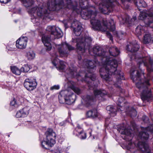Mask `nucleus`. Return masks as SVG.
<instances>
[{"label": "nucleus", "mask_w": 153, "mask_h": 153, "mask_svg": "<svg viewBox=\"0 0 153 153\" xmlns=\"http://www.w3.org/2000/svg\"><path fill=\"white\" fill-rule=\"evenodd\" d=\"M35 55V53L32 51H30L27 53V56L29 57H34Z\"/></svg>", "instance_id": "58836bf2"}, {"label": "nucleus", "mask_w": 153, "mask_h": 153, "mask_svg": "<svg viewBox=\"0 0 153 153\" xmlns=\"http://www.w3.org/2000/svg\"><path fill=\"white\" fill-rule=\"evenodd\" d=\"M11 70L13 73L16 75H19L21 74L20 69H19L16 66L11 67Z\"/></svg>", "instance_id": "2f4dec72"}, {"label": "nucleus", "mask_w": 153, "mask_h": 153, "mask_svg": "<svg viewBox=\"0 0 153 153\" xmlns=\"http://www.w3.org/2000/svg\"><path fill=\"white\" fill-rule=\"evenodd\" d=\"M144 57V58H145V57H146L145 56H142V57Z\"/></svg>", "instance_id": "4d7b16f0"}, {"label": "nucleus", "mask_w": 153, "mask_h": 153, "mask_svg": "<svg viewBox=\"0 0 153 153\" xmlns=\"http://www.w3.org/2000/svg\"><path fill=\"white\" fill-rule=\"evenodd\" d=\"M97 3L100 5V11L102 13L107 14L111 12L114 7L118 4L116 0H99ZM79 4L82 10L88 7V0H79Z\"/></svg>", "instance_id": "20e7f679"}, {"label": "nucleus", "mask_w": 153, "mask_h": 153, "mask_svg": "<svg viewBox=\"0 0 153 153\" xmlns=\"http://www.w3.org/2000/svg\"><path fill=\"white\" fill-rule=\"evenodd\" d=\"M72 19H73V18H71H71H69V19L71 20Z\"/></svg>", "instance_id": "5fc2aeb1"}, {"label": "nucleus", "mask_w": 153, "mask_h": 153, "mask_svg": "<svg viewBox=\"0 0 153 153\" xmlns=\"http://www.w3.org/2000/svg\"><path fill=\"white\" fill-rule=\"evenodd\" d=\"M65 121H62L59 123V125L61 126H64L65 124Z\"/></svg>", "instance_id": "09e8293b"}, {"label": "nucleus", "mask_w": 153, "mask_h": 153, "mask_svg": "<svg viewBox=\"0 0 153 153\" xmlns=\"http://www.w3.org/2000/svg\"><path fill=\"white\" fill-rule=\"evenodd\" d=\"M68 71H69V73L72 76H74L76 74V73L74 71V70L73 68L71 69L69 68L68 69Z\"/></svg>", "instance_id": "a19ab883"}, {"label": "nucleus", "mask_w": 153, "mask_h": 153, "mask_svg": "<svg viewBox=\"0 0 153 153\" xmlns=\"http://www.w3.org/2000/svg\"><path fill=\"white\" fill-rule=\"evenodd\" d=\"M149 14L147 16L144 13L141 12L139 16V19L144 20L146 26L138 25L136 28L135 33L137 35H141L145 33L148 30V27L153 28V7L149 9Z\"/></svg>", "instance_id": "39448f33"}, {"label": "nucleus", "mask_w": 153, "mask_h": 153, "mask_svg": "<svg viewBox=\"0 0 153 153\" xmlns=\"http://www.w3.org/2000/svg\"><path fill=\"white\" fill-rule=\"evenodd\" d=\"M133 56H131L130 57V58L132 57L133 56L134 57H137L136 56H134V55L133 54H132Z\"/></svg>", "instance_id": "603ef678"}, {"label": "nucleus", "mask_w": 153, "mask_h": 153, "mask_svg": "<svg viewBox=\"0 0 153 153\" xmlns=\"http://www.w3.org/2000/svg\"><path fill=\"white\" fill-rule=\"evenodd\" d=\"M137 146L140 150L142 151V153H150L149 146L146 142L139 141Z\"/></svg>", "instance_id": "aec40b11"}, {"label": "nucleus", "mask_w": 153, "mask_h": 153, "mask_svg": "<svg viewBox=\"0 0 153 153\" xmlns=\"http://www.w3.org/2000/svg\"><path fill=\"white\" fill-rule=\"evenodd\" d=\"M106 34L107 35L108 37L109 38V39L110 40H113V39L112 36L109 32L107 31L106 32Z\"/></svg>", "instance_id": "c03bdc74"}, {"label": "nucleus", "mask_w": 153, "mask_h": 153, "mask_svg": "<svg viewBox=\"0 0 153 153\" xmlns=\"http://www.w3.org/2000/svg\"><path fill=\"white\" fill-rule=\"evenodd\" d=\"M42 42L44 44L46 48L47 51H50L52 48V46L50 43L51 37L50 36L43 35L42 37Z\"/></svg>", "instance_id": "6ab92c4d"}, {"label": "nucleus", "mask_w": 153, "mask_h": 153, "mask_svg": "<svg viewBox=\"0 0 153 153\" xmlns=\"http://www.w3.org/2000/svg\"><path fill=\"white\" fill-rule=\"evenodd\" d=\"M126 113L128 115L133 117L136 116L137 112L135 109L131 107L129 110L127 111Z\"/></svg>", "instance_id": "bb28decb"}, {"label": "nucleus", "mask_w": 153, "mask_h": 153, "mask_svg": "<svg viewBox=\"0 0 153 153\" xmlns=\"http://www.w3.org/2000/svg\"><path fill=\"white\" fill-rule=\"evenodd\" d=\"M52 59V63L54 66L56 67L57 70L61 72L65 71V62L58 59V58H53Z\"/></svg>", "instance_id": "4468645a"}, {"label": "nucleus", "mask_w": 153, "mask_h": 153, "mask_svg": "<svg viewBox=\"0 0 153 153\" xmlns=\"http://www.w3.org/2000/svg\"><path fill=\"white\" fill-rule=\"evenodd\" d=\"M78 2L76 0H49L47 3L48 7H35L30 10L31 13H36L38 16L43 19H49L51 11H58L63 8L72 10L77 9Z\"/></svg>", "instance_id": "7ed1b4c3"}, {"label": "nucleus", "mask_w": 153, "mask_h": 153, "mask_svg": "<svg viewBox=\"0 0 153 153\" xmlns=\"http://www.w3.org/2000/svg\"><path fill=\"white\" fill-rule=\"evenodd\" d=\"M65 45L69 51L73 50L75 48L74 47L66 42L65 43Z\"/></svg>", "instance_id": "ea45409f"}, {"label": "nucleus", "mask_w": 153, "mask_h": 153, "mask_svg": "<svg viewBox=\"0 0 153 153\" xmlns=\"http://www.w3.org/2000/svg\"><path fill=\"white\" fill-rule=\"evenodd\" d=\"M89 134H90V136H91V132H89Z\"/></svg>", "instance_id": "6e6d98bb"}, {"label": "nucleus", "mask_w": 153, "mask_h": 153, "mask_svg": "<svg viewBox=\"0 0 153 153\" xmlns=\"http://www.w3.org/2000/svg\"><path fill=\"white\" fill-rule=\"evenodd\" d=\"M70 83L72 84L70 86V87L72 89L74 92L78 95L81 94L82 93L81 90L79 88L75 87L72 84L74 82L72 81H70Z\"/></svg>", "instance_id": "7c9ffc66"}, {"label": "nucleus", "mask_w": 153, "mask_h": 153, "mask_svg": "<svg viewBox=\"0 0 153 153\" xmlns=\"http://www.w3.org/2000/svg\"><path fill=\"white\" fill-rule=\"evenodd\" d=\"M17 20H15L14 21V22H15L16 23L17 22Z\"/></svg>", "instance_id": "bf43d9fd"}, {"label": "nucleus", "mask_w": 153, "mask_h": 153, "mask_svg": "<svg viewBox=\"0 0 153 153\" xmlns=\"http://www.w3.org/2000/svg\"><path fill=\"white\" fill-rule=\"evenodd\" d=\"M139 45L136 41H133L128 43L126 47V50L131 53H135L138 51Z\"/></svg>", "instance_id": "dca6fc26"}, {"label": "nucleus", "mask_w": 153, "mask_h": 153, "mask_svg": "<svg viewBox=\"0 0 153 153\" xmlns=\"http://www.w3.org/2000/svg\"><path fill=\"white\" fill-rule=\"evenodd\" d=\"M17 98H14L13 100L10 102V105L15 108H17L19 106V103L17 101Z\"/></svg>", "instance_id": "72a5a7b5"}, {"label": "nucleus", "mask_w": 153, "mask_h": 153, "mask_svg": "<svg viewBox=\"0 0 153 153\" xmlns=\"http://www.w3.org/2000/svg\"><path fill=\"white\" fill-rule=\"evenodd\" d=\"M144 36L143 42L145 44H148L152 42L153 41V37H152L148 31V30L145 33Z\"/></svg>", "instance_id": "393cba45"}, {"label": "nucleus", "mask_w": 153, "mask_h": 153, "mask_svg": "<svg viewBox=\"0 0 153 153\" xmlns=\"http://www.w3.org/2000/svg\"><path fill=\"white\" fill-rule=\"evenodd\" d=\"M97 11L95 10H85L82 11L81 16L82 18L85 20L91 18L90 22L92 26V28L95 30H102V27L101 22L99 20L96 19L95 17Z\"/></svg>", "instance_id": "423d86ee"}, {"label": "nucleus", "mask_w": 153, "mask_h": 153, "mask_svg": "<svg viewBox=\"0 0 153 153\" xmlns=\"http://www.w3.org/2000/svg\"><path fill=\"white\" fill-rule=\"evenodd\" d=\"M126 5H127V6H126V8H128L129 6V5L128 4H126Z\"/></svg>", "instance_id": "864d4df0"}, {"label": "nucleus", "mask_w": 153, "mask_h": 153, "mask_svg": "<svg viewBox=\"0 0 153 153\" xmlns=\"http://www.w3.org/2000/svg\"><path fill=\"white\" fill-rule=\"evenodd\" d=\"M8 48V50L10 51H13L14 50V49L13 48H9L8 47H7Z\"/></svg>", "instance_id": "8fccbe9b"}, {"label": "nucleus", "mask_w": 153, "mask_h": 153, "mask_svg": "<svg viewBox=\"0 0 153 153\" xmlns=\"http://www.w3.org/2000/svg\"><path fill=\"white\" fill-rule=\"evenodd\" d=\"M141 129L142 131L139 132L138 137L142 140H146L149 137V134L148 132H150L152 133H153V124L147 127H142Z\"/></svg>", "instance_id": "9b49d317"}, {"label": "nucleus", "mask_w": 153, "mask_h": 153, "mask_svg": "<svg viewBox=\"0 0 153 153\" xmlns=\"http://www.w3.org/2000/svg\"><path fill=\"white\" fill-rule=\"evenodd\" d=\"M131 142H129V144H131Z\"/></svg>", "instance_id": "052dcab7"}, {"label": "nucleus", "mask_w": 153, "mask_h": 153, "mask_svg": "<svg viewBox=\"0 0 153 153\" xmlns=\"http://www.w3.org/2000/svg\"><path fill=\"white\" fill-rule=\"evenodd\" d=\"M62 46H61L60 45V47L58 48V50L59 53L62 56H67L68 55L67 52L62 50Z\"/></svg>", "instance_id": "473e14b6"}, {"label": "nucleus", "mask_w": 153, "mask_h": 153, "mask_svg": "<svg viewBox=\"0 0 153 153\" xmlns=\"http://www.w3.org/2000/svg\"><path fill=\"white\" fill-rule=\"evenodd\" d=\"M16 117L17 118H20L23 117L22 116V115L21 114V112L20 110L17 112L16 114Z\"/></svg>", "instance_id": "37998d69"}, {"label": "nucleus", "mask_w": 153, "mask_h": 153, "mask_svg": "<svg viewBox=\"0 0 153 153\" xmlns=\"http://www.w3.org/2000/svg\"><path fill=\"white\" fill-rule=\"evenodd\" d=\"M59 153H60V152L59 151H58Z\"/></svg>", "instance_id": "680f3d73"}, {"label": "nucleus", "mask_w": 153, "mask_h": 153, "mask_svg": "<svg viewBox=\"0 0 153 153\" xmlns=\"http://www.w3.org/2000/svg\"><path fill=\"white\" fill-rule=\"evenodd\" d=\"M76 131H77V132H78V134H76V135H78V131H80V130L79 129H77V131H74V132Z\"/></svg>", "instance_id": "3c124183"}, {"label": "nucleus", "mask_w": 153, "mask_h": 153, "mask_svg": "<svg viewBox=\"0 0 153 153\" xmlns=\"http://www.w3.org/2000/svg\"><path fill=\"white\" fill-rule=\"evenodd\" d=\"M139 62L138 63L140 65L143 64L146 67L148 71L147 77L144 76V79H141V74L139 71L133 68H131L130 70V76L133 82L138 81L136 83V86L140 90L143 89L141 94V99L143 101L147 100L148 101L152 97V94L151 90L149 88V86L150 85L149 82L151 79V77L150 73L153 72V58H148V59H143V58H138ZM145 58H143L145 59ZM144 76V73H143Z\"/></svg>", "instance_id": "f03ea898"}, {"label": "nucleus", "mask_w": 153, "mask_h": 153, "mask_svg": "<svg viewBox=\"0 0 153 153\" xmlns=\"http://www.w3.org/2000/svg\"><path fill=\"white\" fill-rule=\"evenodd\" d=\"M71 27L74 29V32L76 36H79L82 31V26L79 24L78 21L74 22L72 23Z\"/></svg>", "instance_id": "a211bd4d"}, {"label": "nucleus", "mask_w": 153, "mask_h": 153, "mask_svg": "<svg viewBox=\"0 0 153 153\" xmlns=\"http://www.w3.org/2000/svg\"><path fill=\"white\" fill-rule=\"evenodd\" d=\"M92 41L91 38L89 36H86L81 38H76V49L77 51L83 53L85 50L89 48L90 43Z\"/></svg>", "instance_id": "1a4fd4ad"}, {"label": "nucleus", "mask_w": 153, "mask_h": 153, "mask_svg": "<svg viewBox=\"0 0 153 153\" xmlns=\"http://www.w3.org/2000/svg\"><path fill=\"white\" fill-rule=\"evenodd\" d=\"M114 75V79L116 80L114 82V85L117 88V90L120 94V96L118 97L117 100L118 102L117 105L119 107V108L120 107L122 108L121 104L124 100V98L123 96L124 95L125 90L121 88V85L122 83L121 80H124L125 78L123 74L120 71Z\"/></svg>", "instance_id": "0eeeda50"}, {"label": "nucleus", "mask_w": 153, "mask_h": 153, "mask_svg": "<svg viewBox=\"0 0 153 153\" xmlns=\"http://www.w3.org/2000/svg\"><path fill=\"white\" fill-rule=\"evenodd\" d=\"M27 42V38L26 37H21L16 41V47L20 49L26 48Z\"/></svg>", "instance_id": "f3484780"}, {"label": "nucleus", "mask_w": 153, "mask_h": 153, "mask_svg": "<svg viewBox=\"0 0 153 153\" xmlns=\"http://www.w3.org/2000/svg\"><path fill=\"white\" fill-rule=\"evenodd\" d=\"M78 136L81 139H85L86 137V134L84 132L83 130H82L78 131Z\"/></svg>", "instance_id": "4c0bfd02"}, {"label": "nucleus", "mask_w": 153, "mask_h": 153, "mask_svg": "<svg viewBox=\"0 0 153 153\" xmlns=\"http://www.w3.org/2000/svg\"><path fill=\"white\" fill-rule=\"evenodd\" d=\"M76 98V95L73 92H68L66 95V104L71 105L74 102Z\"/></svg>", "instance_id": "4be33fe9"}, {"label": "nucleus", "mask_w": 153, "mask_h": 153, "mask_svg": "<svg viewBox=\"0 0 153 153\" xmlns=\"http://www.w3.org/2000/svg\"><path fill=\"white\" fill-rule=\"evenodd\" d=\"M106 109L108 113L112 117H114L116 115L117 111H123L120 108L116 107L113 105L108 106L106 108Z\"/></svg>", "instance_id": "5701e85b"}, {"label": "nucleus", "mask_w": 153, "mask_h": 153, "mask_svg": "<svg viewBox=\"0 0 153 153\" xmlns=\"http://www.w3.org/2000/svg\"><path fill=\"white\" fill-rule=\"evenodd\" d=\"M118 130L122 135L121 137L123 139L128 141L132 140V136L130 130L121 127Z\"/></svg>", "instance_id": "ddd939ff"}, {"label": "nucleus", "mask_w": 153, "mask_h": 153, "mask_svg": "<svg viewBox=\"0 0 153 153\" xmlns=\"http://www.w3.org/2000/svg\"><path fill=\"white\" fill-rule=\"evenodd\" d=\"M135 59H136L137 58H134Z\"/></svg>", "instance_id": "e2e57ef3"}, {"label": "nucleus", "mask_w": 153, "mask_h": 153, "mask_svg": "<svg viewBox=\"0 0 153 153\" xmlns=\"http://www.w3.org/2000/svg\"><path fill=\"white\" fill-rule=\"evenodd\" d=\"M108 28L111 31L114 32L115 31V26L113 19H111V20L109 21Z\"/></svg>", "instance_id": "c85d7f7f"}, {"label": "nucleus", "mask_w": 153, "mask_h": 153, "mask_svg": "<svg viewBox=\"0 0 153 153\" xmlns=\"http://www.w3.org/2000/svg\"><path fill=\"white\" fill-rule=\"evenodd\" d=\"M137 151L134 152L133 153H137Z\"/></svg>", "instance_id": "13d9d810"}, {"label": "nucleus", "mask_w": 153, "mask_h": 153, "mask_svg": "<svg viewBox=\"0 0 153 153\" xmlns=\"http://www.w3.org/2000/svg\"><path fill=\"white\" fill-rule=\"evenodd\" d=\"M45 134L46 137V141L42 142L41 146L43 148L49 149L56 143V134L52 129L48 128L45 132Z\"/></svg>", "instance_id": "9d476101"}, {"label": "nucleus", "mask_w": 153, "mask_h": 153, "mask_svg": "<svg viewBox=\"0 0 153 153\" xmlns=\"http://www.w3.org/2000/svg\"><path fill=\"white\" fill-rule=\"evenodd\" d=\"M8 137H9V136H10V135H8Z\"/></svg>", "instance_id": "0e129e2a"}, {"label": "nucleus", "mask_w": 153, "mask_h": 153, "mask_svg": "<svg viewBox=\"0 0 153 153\" xmlns=\"http://www.w3.org/2000/svg\"><path fill=\"white\" fill-rule=\"evenodd\" d=\"M142 119L145 123H149V119L148 117L145 115H144L143 116Z\"/></svg>", "instance_id": "79ce46f5"}, {"label": "nucleus", "mask_w": 153, "mask_h": 153, "mask_svg": "<svg viewBox=\"0 0 153 153\" xmlns=\"http://www.w3.org/2000/svg\"><path fill=\"white\" fill-rule=\"evenodd\" d=\"M64 91L61 92L58 96L59 102L60 103H66V96L63 95Z\"/></svg>", "instance_id": "c756f323"}, {"label": "nucleus", "mask_w": 153, "mask_h": 153, "mask_svg": "<svg viewBox=\"0 0 153 153\" xmlns=\"http://www.w3.org/2000/svg\"><path fill=\"white\" fill-rule=\"evenodd\" d=\"M86 116L88 118H94L98 116V113L96 109H93L88 111Z\"/></svg>", "instance_id": "a878e982"}, {"label": "nucleus", "mask_w": 153, "mask_h": 153, "mask_svg": "<svg viewBox=\"0 0 153 153\" xmlns=\"http://www.w3.org/2000/svg\"><path fill=\"white\" fill-rule=\"evenodd\" d=\"M10 0H0V2L1 3L7 4L9 2Z\"/></svg>", "instance_id": "49530a36"}, {"label": "nucleus", "mask_w": 153, "mask_h": 153, "mask_svg": "<svg viewBox=\"0 0 153 153\" xmlns=\"http://www.w3.org/2000/svg\"><path fill=\"white\" fill-rule=\"evenodd\" d=\"M30 69V66L27 64H25L20 68L21 72H27Z\"/></svg>", "instance_id": "f704fd0d"}, {"label": "nucleus", "mask_w": 153, "mask_h": 153, "mask_svg": "<svg viewBox=\"0 0 153 153\" xmlns=\"http://www.w3.org/2000/svg\"><path fill=\"white\" fill-rule=\"evenodd\" d=\"M46 29L51 32V36L53 37V36L54 39L59 38L63 35L62 32L59 27L49 26L47 27Z\"/></svg>", "instance_id": "f8f14e48"}, {"label": "nucleus", "mask_w": 153, "mask_h": 153, "mask_svg": "<svg viewBox=\"0 0 153 153\" xmlns=\"http://www.w3.org/2000/svg\"><path fill=\"white\" fill-rule=\"evenodd\" d=\"M122 3L125 5V4L128 2L133 1L135 4L138 7H145L146 6V3L143 0H140L139 2L136 0H121Z\"/></svg>", "instance_id": "412c9836"}, {"label": "nucleus", "mask_w": 153, "mask_h": 153, "mask_svg": "<svg viewBox=\"0 0 153 153\" xmlns=\"http://www.w3.org/2000/svg\"><path fill=\"white\" fill-rule=\"evenodd\" d=\"M20 1L24 6L27 8L31 6L34 3L33 0H20Z\"/></svg>", "instance_id": "cd10ccee"}, {"label": "nucleus", "mask_w": 153, "mask_h": 153, "mask_svg": "<svg viewBox=\"0 0 153 153\" xmlns=\"http://www.w3.org/2000/svg\"><path fill=\"white\" fill-rule=\"evenodd\" d=\"M116 36L118 39L121 40L126 35V33L122 31H119L116 32Z\"/></svg>", "instance_id": "c9c22d12"}, {"label": "nucleus", "mask_w": 153, "mask_h": 153, "mask_svg": "<svg viewBox=\"0 0 153 153\" xmlns=\"http://www.w3.org/2000/svg\"><path fill=\"white\" fill-rule=\"evenodd\" d=\"M77 129H79L80 130V131H81L82 130H83L81 126L79 125H77V127L76 128L75 131H77Z\"/></svg>", "instance_id": "de8ad7c7"}, {"label": "nucleus", "mask_w": 153, "mask_h": 153, "mask_svg": "<svg viewBox=\"0 0 153 153\" xmlns=\"http://www.w3.org/2000/svg\"><path fill=\"white\" fill-rule=\"evenodd\" d=\"M59 88V85H55L51 88V90L58 89Z\"/></svg>", "instance_id": "a18cd8bd"}, {"label": "nucleus", "mask_w": 153, "mask_h": 153, "mask_svg": "<svg viewBox=\"0 0 153 153\" xmlns=\"http://www.w3.org/2000/svg\"><path fill=\"white\" fill-rule=\"evenodd\" d=\"M93 53L97 56H101L102 57H110L108 55V53L111 56L116 57L120 53L119 50L115 46H112L109 49V52H105L103 49L99 46H95L93 49Z\"/></svg>", "instance_id": "6e6552de"}, {"label": "nucleus", "mask_w": 153, "mask_h": 153, "mask_svg": "<svg viewBox=\"0 0 153 153\" xmlns=\"http://www.w3.org/2000/svg\"><path fill=\"white\" fill-rule=\"evenodd\" d=\"M37 85L35 79H32L29 78L26 79L24 83V87L29 91H32L35 89Z\"/></svg>", "instance_id": "2eb2a0df"}, {"label": "nucleus", "mask_w": 153, "mask_h": 153, "mask_svg": "<svg viewBox=\"0 0 153 153\" xmlns=\"http://www.w3.org/2000/svg\"><path fill=\"white\" fill-rule=\"evenodd\" d=\"M121 19L123 21V24H127L129 26L134 25L137 22L136 17H133L131 20L128 16H126L124 18L122 17Z\"/></svg>", "instance_id": "b1692460"}, {"label": "nucleus", "mask_w": 153, "mask_h": 153, "mask_svg": "<svg viewBox=\"0 0 153 153\" xmlns=\"http://www.w3.org/2000/svg\"><path fill=\"white\" fill-rule=\"evenodd\" d=\"M23 117H25L28 114V111L27 108L25 107L20 110Z\"/></svg>", "instance_id": "e433bc0d"}, {"label": "nucleus", "mask_w": 153, "mask_h": 153, "mask_svg": "<svg viewBox=\"0 0 153 153\" xmlns=\"http://www.w3.org/2000/svg\"><path fill=\"white\" fill-rule=\"evenodd\" d=\"M112 58H101L102 62L100 63L96 61V58L92 60H88L87 58L82 59V58H78L79 63L86 67L87 68L88 73L85 74L84 81L87 84L88 88L94 91V95H86L82 97L84 104L87 107L91 105L97 99L102 101L105 100L104 97L108 95V92L104 89H97L99 82L96 79V75L93 73L96 69V65L98 64L102 65L100 68V73L102 78L107 80L110 75L116 74L120 71L117 70L118 66L117 61Z\"/></svg>", "instance_id": "f257e3e1"}]
</instances>
